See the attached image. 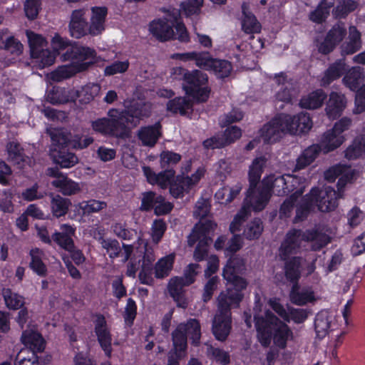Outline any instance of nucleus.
<instances>
[{
    "label": "nucleus",
    "mask_w": 365,
    "mask_h": 365,
    "mask_svg": "<svg viewBox=\"0 0 365 365\" xmlns=\"http://www.w3.org/2000/svg\"><path fill=\"white\" fill-rule=\"evenodd\" d=\"M262 187L257 192L256 197L250 200V206L255 211H261L267 205L271 195V191L278 196H284L289 192L302 195L306 186L304 178L292 175H270L264 178Z\"/></svg>",
    "instance_id": "nucleus-1"
},
{
    "label": "nucleus",
    "mask_w": 365,
    "mask_h": 365,
    "mask_svg": "<svg viewBox=\"0 0 365 365\" xmlns=\"http://www.w3.org/2000/svg\"><path fill=\"white\" fill-rule=\"evenodd\" d=\"M312 127V120L307 113L293 116L280 114L263 125L259 130V136L265 143H274L286 134L307 133Z\"/></svg>",
    "instance_id": "nucleus-2"
},
{
    "label": "nucleus",
    "mask_w": 365,
    "mask_h": 365,
    "mask_svg": "<svg viewBox=\"0 0 365 365\" xmlns=\"http://www.w3.org/2000/svg\"><path fill=\"white\" fill-rule=\"evenodd\" d=\"M254 319L257 337L263 346H269L273 337L277 346L281 349L286 347L287 341L292 337V331L285 323L269 310H267L264 316L255 314Z\"/></svg>",
    "instance_id": "nucleus-3"
},
{
    "label": "nucleus",
    "mask_w": 365,
    "mask_h": 365,
    "mask_svg": "<svg viewBox=\"0 0 365 365\" xmlns=\"http://www.w3.org/2000/svg\"><path fill=\"white\" fill-rule=\"evenodd\" d=\"M342 197L341 192L329 186L322 189L312 188L310 192L306 195L297 207L295 221L303 220L310 210L317 206L321 212H327L334 210L338 206V198Z\"/></svg>",
    "instance_id": "nucleus-4"
},
{
    "label": "nucleus",
    "mask_w": 365,
    "mask_h": 365,
    "mask_svg": "<svg viewBox=\"0 0 365 365\" xmlns=\"http://www.w3.org/2000/svg\"><path fill=\"white\" fill-rule=\"evenodd\" d=\"M265 163L266 158L259 157L255 158L250 167V188L247 191L244 205L230 224V230L232 233L240 230L241 225L246 220L250 213V200L252 197H256L257 192L260 191V189L257 188V185L261 178Z\"/></svg>",
    "instance_id": "nucleus-5"
},
{
    "label": "nucleus",
    "mask_w": 365,
    "mask_h": 365,
    "mask_svg": "<svg viewBox=\"0 0 365 365\" xmlns=\"http://www.w3.org/2000/svg\"><path fill=\"white\" fill-rule=\"evenodd\" d=\"M344 140V136L336 133L334 130H327L321 135L317 144L308 147L298 157L295 169H304L317 158L320 152L328 153L333 151L339 148Z\"/></svg>",
    "instance_id": "nucleus-6"
},
{
    "label": "nucleus",
    "mask_w": 365,
    "mask_h": 365,
    "mask_svg": "<svg viewBox=\"0 0 365 365\" xmlns=\"http://www.w3.org/2000/svg\"><path fill=\"white\" fill-rule=\"evenodd\" d=\"M91 127L96 132L120 138L128 137L132 128L123 110L116 108L108 110L107 117L92 121Z\"/></svg>",
    "instance_id": "nucleus-7"
},
{
    "label": "nucleus",
    "mask_w": 365,
    "mask_h": 365,
    "mask_svg": "<svg viewBox=\"0 0 365 365\" xmlns=\"http://www.w3.org/2000/svg\"><path fill=\"white\" fill-rule=\"evenodd\" d=\"M208 78L206 73L199 70L190 71L182 83L185 93L197 102H205L208 99L210 89L206 86Z\"/></svg>",
    "instance_id": "nucleus-8"
},
{
    "label": "nucleus",
    "mask_w": 365,
    "mask_h": 365,
    "mask_svg": "<svg viewBox=\"0 0 365 365\" xmlns=\"http://www.w3.org/2000/svg\"><path fill=\"white\" fill-rule=\"evenodd\" d=\"M48 176L54 178L51 182L52 186L57 188L58 191L65 196H71L78 194L82 187L81 185L68 178L66 175L60 172L56 168H49L46 170Z\"/></svg>",
    "instance_id": "nucleus-9"
},
{
    "label": "nucleus",
    "mask_w": 365,
    "mask_h": 365,
    "mask_svg": "<svg viewBox=\"0 0 365 365\" xmlns=\"http://www.w3.org/2000/svg\"><path fill=\"white\" fill-rule=\"evenodd\" d=\"M347 34L346 25L338 21L327 31L324 40L318 48L320 53L327 54L331 52L339 44Z\"/></svg>",
    "instance_id": "nucleus-10"
},
{
    "label": "nucleus",
    "mask_w": 365,
    "mask_h": 365,
    "mask_svg": "<svg viewBox=\"0 0 365 365\" xmlns=\"http://www.w3.org/2000/svg\"><path fill=\"white\" fill-rule=\"evenodd\" d=\"M96 56L95 50L89 47L73 45L62 54L61 58L64 61H71V64L86 63L88 68L93 63Z\"/></svg>",
    "instance_id": "nucleus-11"
},
{
    "label": "nucleus",
    "mask_w": 365,
    "mask_h": 365,
    "mask_svg": "<svg viewBox=\"0 0 365 365\" xmlns=\"http://www.w3.org/2000/svg\"><path fill=\"white\" fill-rule=\"evenodd\" d=\"M241 136V129L236 125H232L227 127L223 133L215 135L205 140L203 142V145L207 149L221 148L233 143Z\"/></svg>",
    "instance_id": "nucleus-12"
},
{
    "label": "nucleus",
    "mask_w": 365,
    "mask_h": 365,
    "mask_svg": "<svg viewBox=\"0 0 365 365\" xmlns=\"http://www.w3.org/2000/svg\"><path fill=\"white\" fill-rule=\"evenodd\" d=\"M243 297L231 288L222 291L217 297V312L232 317L231 309L239 307Z\"/></svg>",
    "instance_id": "nucleus-13"
},
{
    "label": "nucleus",
    "mask_w": 365,
    "mask_h": 365,
    "mask_svg": "<svg viewBox=\"0 0 365 365\" xmlns=\"http://www.w3.org/2000/svg\"><path fill=\"white\" fill-rule=\"evenodd\" d=\"M88 11L87 9L82 8L71 12L68 28L72 37L80 38L88 35Z\"/></svg>",
    "instance_id": "nucleus-14"
},
{
    "label": "nucleus",
    "mask_w": 365,
    "mask_h": 365,
    "mask_svg": "<svg viewBox=\"0 0 365 365\" xmlns=\"http://www.w3.org/2000/svg\"><path fill=\"white\" fill-rule=\"evenodd\" d=\"M152 105L148 102L136 101L131 103L123 112L127 118V123L130 128H135L140 120L148 118L151 114Z\"/></svg>",
    "instance_id": "nucleus-15"
},
{
    "label": "nucleus",
    "mask_w": 365,
    "mask_h": 365,
    "mask_svg": "<svg viewBox=\"0 0 365 365\" xmlns=\"http://www.w3.org/2000/svg\"><path fill=\"white\" fill-rule=\"evenodd\" d=\"M303 240H304V232L301 230H293L288 232L280 247L281 258L285 260L290 255L297 253Z\"/></svg>",
    "instance_id": "nucleus-16"
},
{
    "label": "nucleus",
    "mask_w": 365,
    "mask_h": 365,
    "mask_svg": "<svg viewBox=\"0 0 365 365\" xmlns=\"http://www.w3.org/2000/svg\"><path fill=\"white\" fill-rule=\"evenodd\" d=\"M189 286L180 277H174L170 279L168 283V291L170 296L176 302L177 306L186 309L188 305V300L185 297V287Z\"/></svg>",
    "instance_id": "nucleus-17"
},
{
    "label": "nucleus",
    "mask_w": 365,
    "mask_h": 365,
    "mask_svg": "<svg viewBox=\"0 0 365 365\" xmlns=\"http://www.w3.org/2000/svg\"><path fill=\"white\" fill-rule=\"evenodd\" d=\"M161 135V125L160 123H156L153 125L141 127L137 132V137L141 145L150 148L155 146Z\"/></svg>",
    "instance_id": "nucleus-18"
},
{
    "label": "nucleus",
    "mask_w": 365,
    "mask_h": 365,
    "mask_svg": "<svg viewBox=\"0 0 365 365\" xmlns=\"http://www.w3.org/2000/svg\"><path fill=\"white\" fill-rule=\"evenodd\" d=\"M95 332L101 347L104 351L106 355L110 357L112 352V337L104 317H101L98 318L95 326Z\"/></svg>",
    "instance_id": "nucleus-19"
},
{
    "label": "nucleus",
    "mask_w": 365,
    "mask_h": 365,
    "mask_svg": "<svg viewBox=\"0 0 365 365\" xmlns=\"http://www.w3.org/2000/svg\"><path fill=\"white\" fill-rule=\"evenodd\" d=\"M232 318L230 316L216 312L212 322V333L219 341H225L231 330Z\"/></svg>",
    "instance_id": "nucleus-20"
},
{
    "label": "nucleus",
    "mask_w": 365,
    "mask_h": 365,
    "mask_svg": "<svg viewBox=\"0 0 365 365\" xmlns=\"http://www.w3.org/2000/svg\"><path fill=\"white\" fill-rule=\"evenodd\" d=\"M92 15L88 23V35L98 36L105 30V20L107 15L106 7L94 6L91 8Z\"/></svg>",
    "instance_id": "nucleus-21"
},
{
    "label": "nucleus",
    "mask_w": 365,
    "mask_h": 365,
    "mask_svg": "<svg viewBox=\"0 0 365 365\" xmlns=\"http://www.w3.org/2000/svg\"><path fill=\"white\" fill-rule=\"evenodd\" d=\"M150 250H153V249L148 246L147 243H143V245L140 244V246L136 248L132 257L126 264L125 274L128 277H135L140 266L141 267L140 262H143L144 256H145Z\"/></svg>",
    "instance_id": "nucleus-22"
},
{
    "label": "nucleus",
    "mask_w": 365,
    "mask_h": 365,
    "mask_svg": "<svg viewBox=\"0 0 365 365\" xmlns=\"http://www.w3.org/2000/svg\"><path fill=\"white\" fill-rule=\"evenodd\" d=\"M88 68L86 63L67 64L58 66L55 71L49 73V78L55 82H61L69 78L77 73L83 71Z\"/></svg>",
    "instance_id": "nucleus-23"
},
{
    "label": "nucleus",
    "mask_w": 365,
    "mask_h": 365,
    "mask_svg": "<svg viewBox=\"0 0 365 365\" xmlns=\"http://www.w3.org/2000/svg\"><path fill=\"white\" fill-rule=\"evenodd\" d=\"M350 173V168L343 165H336L327 170L324 173V177L327 180L333 182L337 177L341 176L337 182V190L342 192L346 182L351 178Z\"/></svg>",
    "instance_id": "nucleus-24"
},
{
    "label": "nucleus",
    "mask_w": 365,
    "mask_h": 365,
    "mask_svg": "<svg viewBox=\"0 0 365 365\" xmlns=\"http://www.w3.org/2000/svg\"><path fill=\"white\" fill-rule=\"evenodd\" d=\"M171 335L173 349L169 352L175 353L178 356H184L187 347V336L185 332L184 324H179Z\"/></svg>",
    "instance_id": "nucleus-25"
},
{
    "label": "nucleus",
    "mask_w": 365,
    "mask_h": 365,
    "mask_svg": "<svg viewBox=\"0 0 365 365\" xmlns=\"http://www.w3.org/2000/svg\"><path fill=\"white\" fill-rule=\"evenodd\" d=\"M217 225L210 220L200 219L198 224L194 227L192 232L188 236L187 244L190 247L194 245L198 239H204V237H210V234L212 232Z\"/></svg>",
    "instance_id": "nucleus-26"
},
{
    "label": "nucleus",
    "mask_w": 365,
    "mask_h": 365,
    "mask_svg": "<svg viewBox=\"0 0 365 365\" xmlns=\"http://www.w3.org/2000/svg\"><path fill=\"white\" fill-rule=\"evenodd\" d=\"M173 25L174 22L170 24L168 21L159 19L150 23L149 30L158 39L165 41L174 37Z\"/></svg>",
    "instance_id": "nucleus-27"
},
{
    "label": "nucleus",
    "mask_w": 365,
    "mask_h": 365,
    "mask_svg": "<svg viewBox=\"0 0 365 365\" xmlns=\"http://www.w3.org/2000/svg\"><path fill=\"white\" fill-rule=\"evenodd\" d=\"M77 91L62 87H53L47 94V101L52 104H62L76 99Z\"/></svg>",
    "instance_id": "nucleus-28"
},
{
    "label": "nucleus",
    "mask_w": 365,
    "mask_h": 365,
    "mask_svg": "<svg viewBox=\"0 0 365 365\" xmlns=\"http://www.w3.org/2000/svg\"><path fill=\"white\" fill-rule=\"evenodd\" d=\"M143 172L149 183L156 184L161 188L167 187L175 175L173 170L165 169V170L156 174L149 167H144Z\"/></svg>",
    "instance_id": "nucleus-29"
},
{
    "label": "nucleus",
    "mask_w": 365,
    "mask_h": 365,
    "mask_svg": "<svg viewBox=\"0 0 365 365\" xmlns=\"http://www.w3.org/2000/svg\"><path fill=\"white\" fill-rule=\"evenodd\" d=\"M361 48V33L356 26H351L349 28L347 40L341 46L342 55H351L358 51Z\"/></svg>",
    "instance_id": "nucleus-30"
},
{
    "label": "nucleus",
    "mask_w": 365,
    "mask_h": 365,
    "mask_svg": "<svg viewBox=\"0 0 365 365\" xmlns=\"http://www.w3.org/2000/svg\"><path fill=\"white\" fill-rule=\"evenodd\" d=\"M346 106V99L344 95L331 92L327 104L326 112L329 118L338 117Z\"/></svg>",
    "instance_id": "nucleus-31"
},
{
    "label": "nucleus",
    "mask_w": 365,
    "mask_h": 365,
    "mask_svg": "<svg viewBox=\"0 0 365 365\" xmlns=\"http://www.w3.org/2000/svg\"><path fill=\"white\" fill-rule=\"evenodd\" d=\"M22 343L32 351V354L41 352L45 348V341L40 334L33 330H26L21 337Z\"/></svg>",
    "instance_id": "nucleus-32"
},
{
    "label": "nucleus",
    "mask_w": 365,
    "mask_h": 365,
    "mask_svg": "<svg viewBox=\"0 0 365 365\" xmlns=\"http://www.w3.org/2000/svg\"><path fill=\"white\" fill-rule=\"evenodd\" d=\"M242 29L248 34H258L261 31V24L255 16L249 11V6L247 3L242 5Z\"/></svg>",
    "instance_id": "nucleus-33"
},
{
    "label": "nucleus",
    "mask_w": 365,
    "mask_h": 365,
    "mask_svg": "<svg viewBox=\"0 0 365 365\" xmlns=\"http://www.w3.org/2000/svg\"><path fill=\"white\" fill-rule=\"evenodd\" d=\"M304 241L311 243V248L318 251L325 247L329 242L330 237L319 229L307 230L304 232Z\"/></svg>",
    "instance_id": "nucleus-34"
},
{
    "label": "nucleus",
    "mask_w": 365,
    "mask_h": 365,
    "mask_svg": "<svg viewBox=\"0 0 365 365\" xmlns=\"http://www.w3.org/2000/svg\"><path fill=\"white\" fill-rule=\"evenodd\" d=\"M155 260V256L153 250H150L148 252L147 255L144 256V260L141 264V269L138 274L140 283L148 285L153 284V263Z\"/></svg>",
    "instance_id": "nucleus-35"
},
{
    "label": "nucleus",
    "mask_w": 365,
    "mask_h": 365,
    "mask_svg": "<svg viewBox=\"0 0 365 365\" xmlns=\"http://www.w3.org/2000/svg\"><path fill=\"white\" fill-rule=\"evenodd\" d=\"M6 150L8 153L9 159L19 165L21 168H23L26 164L30 163L29 157L26 156L24 153V150L21 145L16 141H11L6 145Z\"/></svg>",
    "instance_id": "nucleus-36"
},
{
    "label": "nucleus",
    "mask_w": 365,
    "mask_h": 365,
    "mask_svg": "<svg viewBox=\"0 0 365 365\" xmlns=\"http://www.w3.org/2000/svg\"><path fill=\"white\" fill-rule=\"evenodd\" d=\"M51 210L53 216L60 217L64 216L71 205V200L59 195L50 194Z\"/></svg>",
    "instance_id": "nucleus-37"
},
{
    "label": "nucleus",
    "mask_w": 365,
    "mask_h": 365,
    "mask_svg": "<svg viewBox=\"0 0 365 365\" xmlns=\"http://www.w3.org/2000/svg\"><path fill=\"white\" fill-rule=\"evenodd\" d=\"M327 98V94L322 89L310 93L300 101V106L307 109H316L321 107Z\"/></svg>",
    "instance_id": "nucleus-38"
},
{
    "label": "nucleus",
    "mask_w": 365,
    "mask_h": 365,
    "mask_svg": "<svg viewBox=\"0 0 365 365\" xmlns=\"http://www.w3.org/2000/svg\"><path fill=\"white\" fill-rule=\"evenodd\" d=\"M344 63L341 60L331 64L321 78V86H329L332 81L339 78L344 71Z\"/></svg>",
    "instance_id": "nucleus-39"
},
{
    "label": "nucleus",
    "mask_w": 365,
    "mask_h": 365,
    "mask_svg": "<svg viewBox=\"0 0 365 365\" xmlns=\"http://www.w3.org/2000/svg\"><path fill=\"white\" fill-rule=\"evenodd\" d=\"M331 317L327 311L318 313L315 318L314 328L317 337L323 339L328 334L331 322Z\"/></svg>",
    "instance_id": "nucleus-40"
},
{
    "label": "nucleus",
    "mask_w": 365,
    "mask_h": 365,
    "mask_svg": "<svg viewBox=\"0 0 365 365\" xmlns=\"http://www.w3.org/2000/svg\"><path fill=\"white\" fill-rule=\"evenodd\" d=\"M364 80L362 69L359 66L352 67L343 78L344 84L351 91L359 88Z\"/></svg>",
    "instance_id": "nucleus-41"
},
{
    "label": "nucleus",
    "mask_w": 365,
    "mask_h": 365,
    "mask_svg": "<svg viewBox=\"0 0 365 365\" xmlns=\"http://www.w3.org/2000/svg\"><path fill=\"white\" fill-rule=\"evenodd\" d=\"M30 256L31 260L30 262V267L38 275L45 277L47 274V268L43 262L44 253L38 248L32 249L30 251Z\"/></svg>",
    "instance_id": "nucleus-42"
},
{
    "label": "nucleus",
    "mask_w": 365,
    "mask_h": 365,
    "mask_svg": "<svg viewBox=\"0 0 365 365\" xmlns=\"http://www.w3.org/2000/svg\"><path fill=\"white\" fill-rule=\"evenodd\" d=\"M245 269V262L242 259L235 257L230 259L223 269L222 276L225 279H233V275L242 272Z\"/></svg>",
    "instance_id": "nucleus-43"
},
{
    "label": "nucleus",
    "mask_w": 365,
    "mask_h": 365,
    "mask_svg": "<svg viewBox=\"0 0 365 365\" xmlns=\"http://www.w3.org/2000/svg\"><path fill=\"white\" fill-rule=\"evenodd\" d=\"M314 299V292L311 289H297V285L293 286L290 293L291 302L297 305L302 306Z\"/></svg>",
    "instance_id": "nucleus-44"
},
{
    "label": "nucleus",
    "mask_w": 365,
    "mask_h": 365,
    "mask_svg": "<svg viewBox=\"0 0 365 365\" xmlns=\"http://www.w3.org/2000/svg\"><path fill=\"white\" fill-rule=\"evenodd\" d=\"M101 86L96 83H89L77 91L76 98H79L81 103L87 104L92 101L98 96Z\"/></svg>",
    "instance_id": "nucleus-45"
},
{
    "label": "nucleus",
    "mask_w": 365,
    "mask_h": 365,
    "mask_svg": "<svg viewBox=\"0 0 365 365\" xmlns=\"http://www.w3.org/2000/svg\"><path fill=\"white\" fill-rule=\"evenodd\" d=\"M242 188L240 183L236 184L232 187H223L215 193V198L221 204H227L240 192Z\"/></svg>",
    "instance_id": "nucleus-46"
},
{
    "label": "nucleus",
    "mask_w": 365,
    "mask_h": 365,
    "mask_svg": "<svg viewBox=\"0 0 365 365\" xmlns=\"http://www.w3.org/2000/svg\"><path fill=\"white\" fill-rule=\"evenodd\" d=\"M305 262V259L298 257H294L287 262L285 265V274L287 278L292 282L297 281L300 276L299 268Z\"/></svg>",
    "instance_id": "nucleus-47"
},
{
    "label": "nucleus",
    "mask_w": 365,
    "mask_h": 365,
    "mask_svg": "<svg viewBox=\"0 0 365 365\" xmlns=\"http://www.w3.org/2000/svg\"><path fill=\"white\" fill-rule=\"evenodd\" d=\"M357 3L353 0H337L336 7L332 11L335 19L345 18L349 13L354 11Z\"/></svg>",
    "instance_id": "nucleus-48"
},
{
    "label": "nucleus",
    "mask_w": 365,
    "mask_h": 365,
    "mask_svg": "<svg viewBox=\"0 0 365 365\" xmlns=\"http://www.w3.org/2000/svg\"><path fill=\"white\" fill-rule=\"evenodd\" d=\"M183 324L187 336H190L193 344L197 345L201 336L200 322L196 319H190L186 322H183Z\"/></svg>",
    "instance_id": "nucleus-49"
},
{
    "label": "nucleus",
    "mask_w": 365,
    "mask_h": 365,
    "mask_svg": "<svg viewBox=\"0 0 365 365\" xmlns=\"http://www.w3.org/2000/svg\"><path fill=\"white\" fill-rule=\"evenodd\" d=\"M174 256L168 255L160 259L155 266V276L156 278L162 279L168 276L173 268Z\"/></svg>",
    "instance_id": "nucleus-50"
},
{
    "label": "nucleus",
    "mask_w": 365,
    "mask_h": 365,
    "mask_svg": "<svg viewBox=\"0 0 365 365\" xmlns=\"http://www.w3.org/2000/svg\"><path fill=\"white\" fill-rule=\"evenodd\" d=\"M167 108L173 113L185 115L186 111L192 108V102L185 98H175L168 102Z\"/></svg>",
    "instance_id": "nucleus-51"
},
{
    "label": "nucleus",
    "mask_w": 365,
    "mask_h": 365,
    "mask_svg": "<svg viewBox=\"0 0 365 365\" xmlns=\"http://www.w3.org/2000/svg\"><path fill=\"white\" fill-rule=\"evenodd\" d=\"M26 36L29 43L31 56L36 55L41 48H43L47 46L46 41L41 35L27 31Z\"/></svg>",
    "instance_id": "nucleus-52"
},
{
    "label": "nucleus",
    "mask_w": 365,
    "mask_h": 365,
    "mask_svg": "<svg viewBox=\"0 0 365 365\" xmlns=\"http://www.w3.org/2000/svg\"><path fill=\"white\" fill-rule=\"evenodd\" d=\"M2 294L6 305L9 309H18L24 304V298L18 294L13 292L10 289H4Z\"/></svg>",
    "instance_id": "nucleus-53"
},
{
    "label": "nucleus",
    "mask_w": 365,
    "mask_h": 365,
    "mask_svg": "<svg viewBox=\"0 0 365 365\" xmlns=\"http://www.w3.org/2000/svg\"><path fill=\"white\" fill-rule=\"evenodd\" d=\"M78 207L82 211L83 215H88L105 209L107 207V204L104 201L89 200L87 201H83L79 204Z\"/></svg>",
    "instance_id": "nucleus-54"
},
{
    "label": "nucleus",
    "mask_w": 365,
    "mask_h": 365,
    "mask_svg": "<svg viewBox=\"0 0 365 365\" xmlns=\"http://www.w3.org/2000/svg\"><path fill=\"white\" fill-rule=\"evenodd\" d=\"M363 153H365V135L354 140V143L346 149L345 156L349 160L356 159Z\"/></svg>",
    "instance_id": "nucleus-55"
},
{
    "label": "nucleus",
    "mask_w": 365,
    "mask_h": 365,
    "mask_svg": "<svg viewBox=\"0 0 365 365\" xmlns=\"http://www.w3.org/2000/svg\"><path fill=\"white\" fill-rule=\"evenodd\" d=\"M31 57L36 59V63H39L41 68L52 65L56 58L55 54L46 47L41 48L36 55H31Z\"/></svg>",
    "instance_id": "nucleus-56"
},
{
    "label": "nucleus",
    "mask_w": 365,
    "mask_h": 365,
    "mask_svg": "<svg viewBox=\"0 0 365 365\" xmlns=\"http://www.w3.org/2000/svg\"><path fill=\"white\" fill-rule=\"evenodd\" d=\"M263 229L262 221L256 218L247 225L244 231V235L249 240L257 239L261 235Z\"/></svg>",
    "instance_id": "nucleus-57"
},
{
    "label": "nucleus",
    "mask_w": 365,
    "mask_h": 365,
    "mask_svg": "<svg viewBox=\"0 0 365 365\" xmlns=\"http://www.w3.org/2000/svg\"><path fill=\"white\" fill-rule=\"evenodd\" d=\"M180 160V154L170 150H164L160 155V166L166 170H170V168L176 165Z\"/></svg>",
    "instance_id": "nucleus-58"
},
{
    "label": "nucleus",
    "mask_w": 365,
    "mask_h": 365,
    "mask_svg": "<svg viewBox=\"0 0 365 365\" xmlns=\"http://www.w3.org/2000/svg\"><path fill=\"white\" fill-rule=\"evenodd\" d=\"M55 162L62 168L74 166L78 162V157L72 153L59 152L54 158Z\"/></svg>",
    "instance_id": "nucleus-59"
},
{
    "label": "nucleus",
    "mask_w": 365,
    "mask_h": 365,
    "mask_svg": "<svg viewBox=\"0 0 365 365\" xmlns=\"http://www.w3.org/2000/svg\"><path fill=\"white\" fill-rule=\"evenodd\" d=\"M197 241L198 244L194 251L193 257L196 261L200 262L207 259L208 248L212 242V238L204 237V239H198Z\"/></svg>",
    "instance_id": "nucleus-60"
},
{
    "label": "nucleus",
    "mask_w": 365,
    "mask_h": 365,
    "mask_svg": "<svg viewBox=\"0 0 365 365\" xmlns=\"http://www.w3.org/2000/svg\"><path fill=\"white\" fill-rule=\"evenodd\" d=\"M110 259H115L120 256L122 248L119 242L115 239L106 238L101 244Z\"/></svg>",
    "instance_id": "nucleus-61"
},
{
    "label": "nucleus",
    "mask_w": 365,
    "mask_h": 365,
    "mask_svg": "<svg viewBox=\"0 0 365 365\" xmlns=\"http://www.w3.org/2000/svg\"><path fill=\"white\" fill-rule=\"evenodd\" d=\"M207 279L208 280L203 287L202 294V300L205 303L212 299L214 292L217 289L218 284L220 283V279L217 276H213Z\"/></svg>",
    "instance_id": "nucleus-62"
},
{
    "label": "nucleus",
    "mask_w": 365,
    "mask_h": 365,
    "mask_svg": "<svg viewBox=\"0 0 365 365\" xmlns=\"http://www.w3.org/2000/svg\"><path fill=\"white\" fill-rule=\"evenodd\" d=\"M232 69V65L229 61L215 59L210 70L213 71L218 78H223L230 74Z\"/></svg>",
    "instance_id": "nucleus-63"
},
{
    "label": "nucleus",
    "mask_w": 365,
    "mask_h": 365,
    "mask_svg": "<svg viewBox=\"0 0 365 365\" xmlns=\"http://www.w3.org/2000/svg\"><path fill=\"white\" fill-rule=\"evenodd\" d=\"M207 354L209 357L222 365H227L230 363V355L222 349L209 345L207 348Z\"/></svg>",
    "instance_id": "nucleus-64"
}]
</instances>
